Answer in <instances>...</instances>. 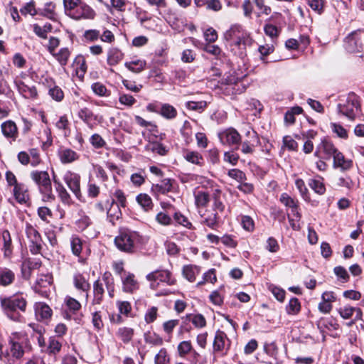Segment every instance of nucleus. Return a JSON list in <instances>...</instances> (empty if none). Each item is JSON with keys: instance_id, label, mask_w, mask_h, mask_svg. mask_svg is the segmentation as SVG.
I'll list each match as a JSON object with an SVG mask.
<instances>
[{"instance_id": "obj_15", "label": "nucleus", "mask_w": 364, "mask_h": 364, "mask_svg": "<svg viewBox=\"0 0 364 364\" xmlns=\"http://www.w3.org/2000/svg\"><path fill=\"white\" fill-rule=\"evenodd\" d=\"M147 280L150 282H165L169 285L173 284V280L171 278V273L167 270L155 271L149 273L146 276Z\"/></svg>"}, {"instance_id": "obj_50", "label": "nucleus", "mask_w": 364, "mask_h": 364, "mask_svg": "<svg viewBox=\"0 0 364 364\" xmlns=\"http://www.w3.org/2000/svg\"><path fill=\"white\" fill-rule=\"evenodd\" d=\"M173 218L178 224L190 230L194 229L192 223L189 221L188 218L182 215L181 213H175Z\"/></svg>"}, {"instance_id": "obj_19", "label": "nucleus", "mask_w": 364, "mask_h": 364, "mask_svg": "<svg viewBox=\"0 0 364 364\" xmlns=\"http://www.w3.org/2000/svg\"><path fill=\"white\" fill-rule=\"evenodd\" d=\"M73 284L77 289L85 292V297L87 299L88 291L90 288V285L87 279H86V278L82 274L76 273L73 276Z\"/></svg>"}, {"instance_id": "obj_48", "label": "nucleus", "mask_w": 364, "mask_h": 364, "mask_svg": "<svg viewBox=\"0 0 364 364\" xmlns=\"http://www.w3.org/2000/svg\"><path fill=\"white\" fill-rule=\"evenodd\" d=\"M146 149L153 153H156L161 156L165 155L167 151L165 146H164L163 144L158 142L149 144L148 145H146Z\"/></svg>"}, {"instance_id": "obj_52", "label": "nucleus", "mask_w": 364, "mask_h": 364, "mask_svg": "<svg viewBox=\"0 0 364 364\" xmlns=\"http://www.w3.org/2000/svg\"><path fill=\"white\" fill-rule=\"evenodd\" d=\"M81 3V0H63V5L66 15L70 16V14Z\"/></svg>"}, {"instance_id": "obj_29", "label": "nucleus", "mask_w": 364, "mask_h": 364, "mask_svg": "<svg viewBox=\"0 0 364 364\" xmlns=\"http://www.w3.org/2000/svg\"><path fill=\"white\" fill-rule=\"evenodd\" d=\"M73 67L78 76L83 77L87 71V65L85 58L79 55L74 59Z\"/></svg>"}, {"instance_id": "obj_58", "label": "nucleus", "mask_w": 364, "mask_h": 364, "mask_svg": "<svg viewBox=\"0 0 364 364\" xmlns=\"http://www.w3.org/2000/svg\"><path fill=\"white\" fill-rule=\"evenodd\" d=\"M337 185L341 187H345L348 190L353 189L355 186V183L348 176L338 178L337 179Z\"/></svg>"}, {"instance_id": "obj_6", "label": "nucleus", "mask_w": 364, "mask_h": 364, "mask_svg": "<svg viewBox=\"0 0 364 364\" xmlns=\"http://www.w3.org/2000/svg\"><path fill=\"white\" fill-rule=\"evenodd\" d=\"M65 304L69 312L65 311L63 313V317L68 320L73 318L77 323H80L82 320V315L79 316L77 312L81 309L80 303L75 299L68 296L65 298Z\"/></svg>"}, {"instance_id": "obj_44", "label": "nucleus", "mask_w": 364, "mask_h": 364, "mask_svg": "<svg viewBox=\"0 0 364 364\" xmlns=\"http://www.w3.org/2000/svg\"><path fill=\"white\" fill-rule=\"evenodd\" d=\"M159 113L166 119H173L177 115L176 109L169 104L162 105Z\"/></svg>"}, {"instance_id": "obj_37", "label": "nucleus", "mask_w": 364, "mask_h": 364, "mask_svg": "<svg viewBox=\"0 0 364 364\" xmlns=\"http://www.w3.org/2000/svg\"><path fill=\"white\" fill-rule=\"evenodd\" d=\"M125 67L130 71L139 73L141 72L146 66V61L143 60H136L124 63Z\"/></svg>"}, {"instance_id": "obj_2", "label": "nucleus", "mask_w": 364, "mask_h": 364, "mask_svg": "<svg viewBox=\"0 0 364 364\" xmlns=\"http://www.w3.org/2000/svg\"><path fill=\"white\" fill-rule=\"evenodd\" d=\"M26 301L19 296L4 298L1 299V308L6 316L13 321H18L20 318L18 311H25Z\"/></svg>"}, {"instance_id": "obj_24", "label": "nucleus", "mask_w": 364, "mask_h": 364, "mask_svg": "<svg viewBox=\"0 0 364 364\" xmlns=\"http://www.w3.org/2000/svg\"><path fill=\"white\" fill-rule=\"evenodd\" d=\"M333 159V166L341 168L342 170L350 169L353 166V161L346 159L343 154L339 151Z\"/></svg>"}, {"instance_id": "obj_3", "label": "nucleus", "mask_w": 364, "mask_h": 364, "mask_svg": "<svg viewBox=\"0 0 364 364\" xmlns=\"http://www.w3.org/2000/svg\"><path fill=\"white\" fill-rule=\"evenodd\" d=\"M343 46L350 53H362L364 48V31L356 30L349 33L344 40Z\"/></svg>"}, {"instance_id": "obj_10", "label": "nucleus", "mask_w": 364, "mask_h": 364, "mask_svg": "<svg viewBox=\"0 0 364 364\" xmlns=\"http://www.w3.org/2000/svg\"><path fill=\"white\" fill-rule=\"evenodd\" d=\"M63 178L70 191L77 198H80L81 197L80 176L75 173L68 171Z\"/></svg>"}, {"instance_id": "obj_47", "label": "nucleus", "mask_w": 364, "mask_h": 364, "mask_svg": "<svg viewBox=\"0 0 364 364\" xmlns=\"http://www.w3.org/2000/svg\"><path fill=\"white\" fill-rule=\"evenodd\" d=\"M286 310L288 314H297L301 310V304L299 299L296 298H291L286 307Z\"/></svg>"}, {"instance_id": "obj_33", "label": "nucleus", "mask_w": 364, "mask_h": 364, "mask_svg": "<svg viewBox=\"0 0 364 364\" xmlns=\"http://www.w3.org/2000/svg\"><path fill=\"white\" fill-rule=\"evenodd\" d=\"M195 203L197 207H205L210 201V195L206 191L198 190L194 193Z\"/></svg>"}, {"instance_id": "obj_12", "label": "nucleus", "mask_w": 364, "mask_h": 364, "mask_svg": "<svg viewBox=\"0 0 364 364\" xmlns=\"http://www.w3.org/2000/svg\"><path fill=\"white\" fill-rule=\"evenodd\" d=\"M26 233L30 242L33 245L31 250L33 253H36L41 249V237L39 232L31 225L27 224L26 227Z\"/></svg>"}, {"instance_id": "obj_22", "label": "nucleus", "mask_w": 364, "mask_h": 364, "mask_svg": "<svg viewBox=\"0 0 364 364\" xmlns=\"http://www.w3.org/2000/svg\"><path fill=\"white\" fill-rule=\"evenodd\" d=\"M1 132L9 139L15 140L18 135L16 124L12 121H7L1 124Z\"/></svg>"}, {"instance_id": "obj_32", "label": "nucleus", "mask_w": 364, "mask_h": 364, "mask_svg": "<svg viewBox=\"0 0 364 364\" xmlns=\"http://www.w3.org/2000/svg\"><path fill=\"white\" fill-rule=\"evenodd\" d=\"M94 299L93 304H100L103 299L105 289L103 284L100 280H97L93 284Z\"/></svg>"}, {"instance_id": "obj_5", "label": "nucleus", "mask_w": 364, "mask_h": 364, "mask_svg": "<svg viewBox=\"0 0 364 364\" xmlns=\"http://www.w3.org/2000/svg\"><path fill=\"white\" fill-rule=\"evenodd\" d=\"M31 178L38 185L39 191L48 198L53 199L52 185L49 174L46 171H33L30 173Z\"/></svg>"}, {"instance_id": "obj_49", "label": "nucleus", "mask_w": 364, "mask_h": 364, "mask_svg": "<svg viewBox=\"0 0 364 364\" xmlns=\"http://www.w3.org/2000/svg\"><path fill=\"white\" fill-rule=\"evenodd\" d=\"M5 181L6 183V188L9 191L19 184L16 175L11 171H7L5 173Z\"/></svg>"}, {"instance_id": "obj_46", "label": "nucleus", "mask_w": 364, "mask_h": 364, "mask_svg": "<svg viewBox=\"0 0 364 364\" xmlns=\"http://www.w3.org/2000/svg\"><path fill=\"white\" fill-rule=\"evenodd\" d=\"M55 5L53 2H47L40 14L49 19L54 20L55 18Z\"/></svg>"}, {"instance_id": "obj_16", "label": "nucleus", "mask_w": 364, "mask_h": 364, "mask_svg": "<svg viewBox=\"0 0 364 364\" xmlns=\"http://www.w3.org/2000/svg\"><path fill=\"white\" fill-rule=\"evenodd\" d=\"M34 309L36 317L38 321L49 319L52 316V309L43 302L36 303Z\"/></svg>"}, {"instance_id": "obj_30", "label": "nucleus", "mask_w": 364, "mask_h": 364, "mask_svg": "<svg viewBox=\"0 0 364 364\" xmlns=\"http://www.w3.org/2000/svg\"><path fill=\"white\" fill-rule=\"evenodd\" d=\"M318 149L323 151L328 158L334 157L339 150L329 141L323 140L318 147Z\"/></svg>"}, {"instance_id": "obj_53", "label": "nucleus", "mask_w": 364, "mask_h": 364, "mask_svg": "<svg viewBox=\"0 0 364 364\" xmlns=\"http://www.w3.org/2000/svg\"><path fill=\"white\" fill-rule=\"evenodd\" d=\"M28 154L30 156L31 165L33 167H36L41 163L38 149L35 148L30 149H28Z\"/></svg>"}, {"instance_id": "obj_36", "label": "nucleus", "mask_w": 364, "mask_h": 364, "mask_svg": "<svg viewBox=\"0 0 364 364\" xmlns=\"http://www.w3.org/2000/svg\"><path fill=\"white\" fill-rule=\"evenodd\" d=\"M4 240V255L5 258L9 259L12 254L11 239L8 230L2 232Z\"/></svg>"}, {"instance_id": "obj_1", "label": "nucleus", "mask_w": 364, "mask_h": 364, "mask_svg": "<svg viewBox=\"0 0 364 364\" xmlns=\"http://www.w3.org/2000/svg\"><path fill=\"white\" fill-rule=\"evenodd\" d=\"M138 242L139 234L129 230L120 231L114 238V244L117 249L129 254L135 252Z\"/></svg>"}, {"instance_id": "obj_57", "label": "nucleus", "mask_w": 364, "mask_h": 364, "mask_svg": "<svg viewBox=\"0 0 364 364\" xmlns=\"http://www.w3.org/2000/svg\"><path fill=\"white\" fill-rule=\"evenodd\" d=\"M154 362L155 364H168L169 358L165 348H161L156 355Z\"/></svg>"}, {"instance_id": "obj_4", "label": "nucleus", "mask_w": 364, "mask_h": 364, "mask_svg": "<svg viewBox=\"0 0 364 364\" xmlns=\"http://www.w3.org/2000/svg\"><path fill=\"white\" fill-rule=\"evenodd\" d=\"M358 97L354 93H350L345 102L339 103L337 109L339 113L350 119H354L360 110Z\"/></svg>"}, {"instance_id": "obj_14", "label": "nucleus", "mask_w": 364, "mask_h": 364, "mask_svg": "<svg viewBox=\"0 0 364 364\" xmlns=\"http://www.w3.org/2000/svg\"><path fill=\"white\" fill-rule=\"evenodd\" d=\"M106 208H107V218L109 222L114 225L115 221L118 220L122 216L119 205L115 203L114 200H107Z\"/></svg>"}, {"instance_id": "obj_60", "label": "nucleus", "mask_w": 364, "mask_h": 364, "mask_svg": "<svg viewBox=\"0 0 364 364\" xmlns=\"http://www.w3.org/2000/svg\"><path fill=\"white\" fill-rule=\"evenodd\" d=\"M157 316L158 309L155 306H152L147 309L144 316V320L147 323H151L157 318Z\"/></svg>"}, {"instance_id": "obj_39", "label": "nucleus", "mask_w": 364, "mask_h": 364, "mask_svg": "<svg viewBox=\"0 0 364 364\" xmlns=\"http://www.w3.org/2000/svg\"><path fill=\"white\" fill-rule=\"evenodd\" d=\"M53 56L58 60L62 66H65L70 56V51L68 48H63L58 52L55 53Z\"/></svg>"}, {"instance_id": "obj_26", "label": "nucleus", "mask_w": 364, "mask_h": 364, "mask_svg": "<svg viewBox=\"0 0 364 364\" xmlns=\"http://www.w3.org/2000/svg\"><path fill=\"white\" fill-rule=\"evenodd\" d=\"M173 182V179L164 178L161 180L160 183L153 185L152 190L155 192L166 194L172 190Z\"/></svg>"}, {"instance_id": "obj_43", "label": "nucleus", "mask_w": 364, "mask_h": 364, "mask_svg": "<svg viewBox=\"0 0 364 364\" xmlns=\"http://www.w3.org/2000/svg\"><path fill=\"white\" fill-rule=\"evenodd\" d=\"M199 274V268L196 266L187 265L183 268V274L189 282L196 279V274Z\"/></svg>"}, {"instance_id": "obj_54", "label": "nucleus", "mask_w": 364, "mask_h": 364, "mask_svg": "<svg viewBox=\"0 0 364 364\" xmlns=\"http://www.w3.org/2000/svg\"><path fill=\"white\" fill-rule=\"evenodd\" d=\"M100 31L97 29L86 30L83 33L85 40L87 42H95L100 38Z\"/></svg>"}, {"instance_id": "obj_56", "label": "nucleus", "mask_w": 364, "mask_h": 364, "mask_svg": "<svg viewBox=\"0 0 364 364\" xmlns=\"http://www.w3.org/2000/svg\"><path fill=\"white\" fill-rule=\"evenodd\" d=\"M308 4L310 8L318 14H321L323 12V0H308Z\"/></svg>"}, {"instance_id": "obj_38", "label": "nucleus", "mask_w": 364, "mask_h": 364, "mask_svg": "<svg viewBox=\"0 0 364 364\" xmlns=\"http://www.w3.org/2000/svg\"><path fill=\"white\" fill-rule=\"evenodd\" d=\"M144 338L146 343L153 346H161L164 343L163 338L154 332L148 331L144 333Z\"/></svg>"}, {"instance_id": "obj_23", "label": "nucleus", "mask_w": 364, "mask_h": 364, "mask_svg": "<svg viewBox=\"0 0 364 364\" xmlns=\"http://www.w3.org/2000/svg\"><path fill=\"white\" fill-rule=\"evenodd\" d=\"M228 341V338L225 332L222 331H218L215 336L213 341V350L215 352H221L224 350L226 343Z\"/></svg>"}, {"instance_id": "obj_17", "label": "nucleus", "mask_w": 364, "mask_h": 364, "mask_svg": "<svg viewBox=\"0 0 364 364\" xmlns=\"http://www.w3.org/2000/svg\"><path fill=\"white\" fill-rule=\"evenodd\" d=\"M19 93L26 99H35L38 96V92L35 86L26 84L24 82H16Z\"/></svg>"}, {"instance_id": "obj_62", "label": "nucleus", "mask_w": 364, "mask_h": 364, "mask_svg": "<svg viewBox=\"0 0 364 364\" xmlns=\"http://www.w3.org/2000/svg\"><path fill=\"white\" fill-rule=\"evenodd\" d=\"M331 127L333 132L335 133L338 136L343 139H346L348 137L346 129L341 125L336 123H331Z\"/></svg>"}, {"instance_id": "obj_41", "label": "nucleus", "mask_w": 364, "mask_h": 364, "mask_svg": "<svg viewBox=\"0 0 364 364\" xmlns=\"http://www.w3.org/2000/svg\"><path fill=\"white\" fill-rule=\"evenodd\" d=\"M53 181L62 202L65 204H69L70 201V197L65 188L60 183L56 180L55 176H53Z\"/></svg>"}, {"instance_id": "obj_28", "label": "nucleus", "mask_w": 364, "mask_h": 364, "mask_svg": "<svg viewBox=\"0 0 364 364\" xmlns=\"http://www.w3.org/2000/svg\"><path fill=\"white\" fill-rule=\"evenodd\" d=\"M183 157L187 161L200 166H203L204 162L202 155L195 151H185L183 153Z\"/></svg>"}, {"instance_id": "obj_63", "label": "nucleus", "mask_w": 364, "mask_h": 364, "mask_svg": "<svg viewBox=\"0 0 364 364\" xmlns=\"http://www.w3.org/2000/svg\"><path fill=\"white\" fill-rule=\"evenodd\" d=\"M70 244L73 253L76 256H79L82 251L81 240L79 237H73L71 239Z\"/></svg>"}, {"instance_id": "obj_40", "label": "nucleus", "mask_w": 364, "mask_h": 364, "mask_svg": "<svg viewBox=\"0 0 364 364\" xmlns=\"http://www.w3.org/2000/svg\"><path fill=\"white\" fill-rule=\"evenodd\" d=\"M15 279L14 272L8 268L1 269V286H8L13 283Z\"/></svg>"}, {"instance_id": "obj_45", "label": "nucleus", "mask_w": 364, "mask_h": 364, "mask_svg": "<svg viewBox=\"0 0 364 364\" xmlns=\"http://www.w3.org/2000/svg\"><path fill=\"white\" fill-rule=\"evenodd\" d=\"M186 318L192 322L196 328H203L206 325V320L202 314H188Z\"/></svg>"}, {"instance_id": "obj_20", "label": "nucleus", "mask_w": 364, "mask_h": 364, "mask_svg": "<svg viewBox=\"0 0 364 364\" xmlns=\"http://www.w3.org/2000/svg\"><path fill=\"white\" fill-rule=\"evenodd\" d=\"M41 266V262L39 259H36V258H34V259L29 258V259H25L23 262L22 265H21V272H22L23 277L26 279H28L30 278V273L28 272L27 274L26 272V268H28L31 270H34V269H37L40 268Z\"/></svg>"}, {"instance_id": "obj_27", "label": "nucleus", "mask_w": 364, "mask_h": 364, "mask_svg": "<svg viewBox=\"0 0 364 364\" xmlns=\"http://www.w3.org/2000/svg\"><path fill=\"white\" fill-rule=\"evenodd\" d=\"M123 53L117 48H111L107 52V61L109 65L118 64L123 58Z\"/></svg>"}, {"instance_id": "obj_13", "label": "nucleus", "mask_w": 364, "mask_h": 364, "mask_svg": "<svg viewBox=\"0 0 364 364\" xmlns=\"http://www.w3.org/2000/svg\"><path fill=\"white\" fill-rule=\"evenodd\" d=\"M16 200L21 204H26L30 200L28 188L26 185L20 183L10 190Z\"/></svg>"}, {"instance_id": "obj_55", "label": "nucleus", "mask_w": 364, "mask_h": 364, "mask_svg": "<svg viewBox=\"0 0 364 364\" xmlns=\"http://www.w3.org/2000/svg\"><path fill=\"white\" fill-rule=\"evenodd\" d=\"M20 12L22 15H31L35 16L38 14L37 10L35 7V2L31 1L30 2L26 3L21 9Z\"/></svg>"}, {"instance_id": "obj_9", "label": "nucleus", "mask_w": 364, "mask_h": 364, "mask_svg": "<svg viewBox=\"0 0 364 364\" xmlns=\"http://www.w3.org/2000/svg\"><path fill=\"white\" fill-rule=\"evenodd\" d=\"M95 16V11L90 6L81 1L77 8L75 9V11L70 14V17L75 20H80L81 18L93 19Z\"/></svg>"}, {"instance_id": "obj_31", "label": "nucleus", "mask_w": 364, "mask_h": 364, "mask_svg": "<svg viewBox=\"0 0 364 364\" xmlns=\"http://www.w3.org/2000/svg\"><path fill=\"white\" fill-rule=\"evenodd\" d=\"M77 115L80 119H82L85 124L90 127L92 128V122L95 121L97 117L93 112L88 108L84 107L79 110Z\"/></svg>"}, {"instance_id": "obj_59", "label": "nucleus", "mask_w": 364, "mask_h": 364, "mask_svg": "<svg viewBox=\"0 0 364 364\" xmlns=\"http://www.w3.org/2000/svg\"><path fill=\"white\" fill-rule=\"evenodd\" d=\"M55 126L58 129L63 130L66 134L67 132L69 131L70 122L66 115L60 117L58 120L55 123Z\"/></svg>"}, {"instance_id": "obj_42", "label": "nucleus", "mask_w": 364, "mask_h": 364, "mask_svg": "<svg viewBox=\"0 0 364 364\" xmlns=\"http://www.w3.org/2000/svg\"><path fill=\"white\" fill-rule=\"evenodd\" d=\"M137 203L145 210H149L152 208L153 203L151 197L146 193H140L136 198Z\"/></svg>"}, {"instance_id": "obj_21", "label": "nucleus", "mask_w": 364, "mask_h": 364, "mask_svg": "<svg viewBox=\"0 0 364 364\" xmlns=\"http://www.w3.org/2000/svg\"><path fill=\"white\" fill-rule=\"evenodd\" d=\"M250 140H245L242 142L241 151L245 154H252L255 148V143L258 142L257 134L255 132H248Z\"/></svg>"}, {"instance_id": "obj_8", "label": "nucleus", "mask_w": 364, "mask_h": 364, "mask_svg": "<svg viewBox=\"0 0 364 364\" xmlns=\"http://www.w3.org/2000/svg\"><path fill=\"white\" fill-rule=\"evenodd\" d=\"M220 141L223 145L235 146L241 143V136L239 132L233 128H228L218 134Z\"/></svg>"}, {"instance_id": "obj_61", "label": "nucleus", "mask_w": 364, "mask_h": 364, "mask_svg": "<svg viewBox=\"0 0 364 364\" xmlns=\"http://www.w3.org/2000/svg\"><path fill=\"white\" fill-rule=\"evenodd\" d=\"M228 175L230 178L235 179L239 183L245 181L246 180L245 173L239 169H231L228 171Z\"/></svg>"}, {"instance_id": "obj_51", "label": "nucleus", "mask_w": 364, "mask_h": 364, "mask_svg": "<svg viewBox=\"0 0 364 364\" xmlns=\"http://www.w3.org/2000/svg\"><path fill=\"white\" fill-rule=\"evenodd\" d=\"M52 277L49 274H41L36 280V285L35 287L36 291H38V287H47L52 283Z\"/></svg>"}, {"instance_id": "obj_11", "label": "nucleus", "mask_w": 364, "mask_h": 364, "mask_svg": "<svg viewBox=\"0 0 364 364\" xmlns=\"http://www.w3.org/2000/svg\"><path fill=\"white\" fill-rule=\"evenodd\" d=\"M121 281L124 292L132 294L139 287V282L133 273H124V275H122Z\"/></svg>"}, {"instance_id": "obj_25", "label": "nucleus", "mask_w": 364, "mask_h": 364, "mask_svg": "<svg viewBox=\"0 0 364 364\" xmlns=\"http://www.w3.org/2000/svg\"><path fill=\"white\" fill-rule=\"evenodd\" d=\"M134 335V328L127 326L119 328L116 332L117 338L126 344L129 343L132 340Z\"/></svg>"}, {"instance_id": "obj_64", "label": "nucleus", "mask_w": 364, "mask_h": 364, "mask_svg": "<svg viewBox=\"0 0 364 364\" xmlns=\"http://www.w3.org/2000/svg\"><path fill=\"white\" fill-rule=\"evenodd\" d=\"M50 96L55 101L60 102L64 97V93L60 87L54 86L49 90Z\"/></svg>"}, {"instance_id": "obj_18", "label": "nucleus", "mask_w": 364, "mask_h": 364, "mask_svg": "<svg viewBox=\"0 0 364 364\" xmlns=\"http://www.w3.org/2000/svg\"><path fill=\"white\" fill-rule=\"evenodd\" d=\"M203 218L202 223L210 228L211 229H216L218 225V213L213 210H206L205 213L201 215Z\"/></svg>"}, {"instance_id": "obj_7", "label": "nucleus", "mask_w": 364, "mask_h": 364, "mask_svg": "<svg viewBox=\"0 0 364 364\" xmlns=\"http://www.w3.org/2000/svg\"><path fill=\"white\" fill-rule=\"evenodd\" d=\"M11 346L4 353L6 364H18V360L23 355L22 346L17 341H10Z\"/></svg>"}, {"instance_id": "obj_34", "label": "nucleus", "mask_w": 364, "mask_h": 364, "mask_svg": "<svg viewBox=\"0 0 364 364\" xmlns=\"http://www.w3.org/2000/svg\"><path fill=\"white\" fill-rule=\"evenodd\" d=\"M60 159L62 163L68 164L78 159L77 154L72 149H65L60 152Z\"/></svg>"}, {"instance_id": "obj_35", "label": "nucleus", "mask_w": 364, "mask_h": 364, "mask_svg": "<svg viewBox=\"0 0 364 364\" xmlns=\"http://www.w3.org/2000/svg\"><path fill=\"white\" fill-rule=\"evenodd\" d=\"M323 178H312L309 181V186L312 188L314 192L319 195H323L326 192V187L323 182Z\"/></svg>"}]
</instances>
